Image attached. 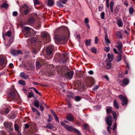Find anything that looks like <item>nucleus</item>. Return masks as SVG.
<instances>
[{
  "label": "nucleus",
  "mask_w": 135,
  "mask_h": 135,
  "mask_svg": "<svg viewBox=\"0 0 135 135\" xmlns=\"http://www.w3.org/2000/svg\"><path fill=\"white\" fill-rule=\"evenodd\" d=\"M119 98L122 100V104L124 105L127 104V99L126 96H124L122 94H120L118 96Z\"/></svg>",
  "instance_id": "3"
},
{
  "label": "nucleus",
  "mask_w": 135,
  "mask_h": 135,
  "mask_svg": "<svg viewBox=\"0 0 135 135\" xmlns=\"http://www.w3.org/2000/svg\"><path fill=\"white\" fill-rule=\"evenodd\" d=\"M89 20L88 18H86L84 20L85 23L86 24H87L88 23Z\"/></svg>",
  "instance_id": "47"
},
{
  "label": "nucleus",
  "mask_w": 135,
  "mask_h": 135,
  "mask_svg": "<svg viewBox=\"0 0 135 135\" xmlns=\"http://www.w3.org/2000/svg\"><path fill=\"white\" fill-rule=\"evenodd\" d=\"M114 106L116 109H118L119 108V106L116 100H114Z\"/></svg>",
  "instance_id": "18"
},
{
  "label": "nucleus",
  "mask_w": 135,
  "mask_h": 135,
  "mask_svg": "<svg viewBox=\"0 0 135 135\" xmlns=\"http://www.w3.org/2000/svg\"><path fill=\"white\" fill-rule=\"evenodd\" d=\"M31 28L28 27H24V29L26 32H27L30 30Z\"/></svg>",
  "instance_id": "32"
},
{
  "label": "nucleus",
  "mask_w": 135,
  "mask_h": 135,
  "mask_svg": "<svg viewBox=\"0 0 135 135\" xmlns=\"http://www.w3.org/2000/svg\"><path fill=\"white\" fill-rule=\"evenodd\" d=\"M20 75L22 78L26 79H28V76L25 75V74L23 72H21L20 74Z\"/></svg>",
  "instance_id": "13"
},
{
  "label": "nucleus",
  "mask_w": 135,
  "mask_h": 135,
  "mask_svg": "<svg viewBox=\"0 0 135 135\" xmlns=\"http://www.w3.org/2000/svg\"><path fill=\"white\" fill-rule=\"evenodd\" d=\"M108 57L106 59V60L107 62H111L113 59L114 55L112 53L110 54L109 53L107 54Z\"/></svg>",
  "instance_id": "7"
},
{
  "label": "nucleus",
  "mask_w": 135,
  "mask_h": 135,
  "mask_svg": "<svg viewBox=\"0 0 135 135\" xmlns=\"http://www.w3.org/2000/svg\"><path fill=\"white\" fill-rule=\"evenodd\" d=\"M99 88V86L98 85H97L95 87H94L93 89L94 90H96Z\"/></svg>",
  "instance_id": "46"
},
{
  "label": "nucleus",
  "mask_w": 135,
  "mask_h": 135,
  "mask_svg": "<svg viewBox=\"0 0 135 135\" xmlns=\"http://www.w3.org/2000/svg\"><path fill=\"white\" fill-rule=\"evenodd\" d=\"M54 116V117L55 118V119L57 121L59 122V120L58 117H57L56 114H55L53 115Z\"/></svg>",
  "instance_id": "44"
},
{
  "label": "nucleus",
  "mask_w": 135,
  "mask_h": 135,
  "mask_svg": "<svg viewBox=\"0 0 135 135\" xmlns=\"http://www.w3.org/2000/svg\"><path fill=\"white\" fill-rule=\"evenodd\" d=\"M10 96L12 99L14 98L15 96V92H10Z\"/></svg>",
  "instance_id": "23"
},
{
  "label": "nucleus",
  "mask_w": 135,
  "mask_h": 135,
  "mask_svg": "<svg viewBox=\"0 0 135 135\" xmlns=\"http://www.w3.org/2000/svg\"><path fill=\"white\" fill-rule=\"evenodd\" d=\"M22 7L25 14H27L30 12V10L28 6L26 4L22 5Z\"/></svg>",
  "instance_id": "8"
},
{
  "label": "nucleus",
  "mask_w": 135,
  "mask_h": 135,
  "mask_svg": "<svg viewBox=\"0 0 135 135\" xmlns=\"http://www.w3.org/2000/svg\"><path fill=\"white\" fill-rule=\"evenodd\" d=\"M34 90L36 93L40 94V92L36 88L34 89Z\"/></svg>",
  "instance_id": "56"
},
{
  "label": "nucleus",
  "mask_w": 135,
  "mask_h": 135,
  "mask_svg": "<svg viewBox=\"0 0 135 135\" xmlns=\"http://www.w3.org/2000/svg\"><path fill=\"white\" fill-rule=\"evenodd\" d=\"M105 120L108 126H111L112 124V117L111 115H109L105 118Z\"/></svg>",
  "instance_id": "5"
},
{
  "label": "nucleus",
  "mask_w": 135,
  "mask_h": 135,
  "mask_svg": "<svg viewBox=\"0 0 135 135\" xmlns=\"http://www.w3.org/2000/svg\"><path fill=\"white\" fill-rule=\"evenodd\" d=\"M53 51V49L50 46H49L47 48L46 53L48 55H49L52 53Z\"/></svg>",
  "instance_id": "9"
},
{
  "label": "nucleus",
  "mask_w": 135,
  "mask_h": 135,
  "mask_svg": "<svg viewBox=\"0 0 135 135\" xmlns=\"http://www.w3.org/2000/svg\"><path fill=\"white\" fill-rule=\"evenodd\" d=\"M65 129L69 131L72 132L74 131L75 133H77L79 135H81L80 132L77 129L73 127L72 126L67 125L65 127Z\"/></svg>",
  "instance_id": "1"
},
{
  "label": "nucleus",
  "mask_w": 135,
  "mask_h": 135,
  "mask_svg": "<svg viewBox=\"0 0 135 135\" xmlns=\"http://www.w3.org/2000/svg\"><path fill=\"white\" fill-rule=\"evenodd\" d=\"M35 19L32 17H31L29 18L28 21V24H33L34 23Z\"/></svg>",
  "instance_id": "11"
},
{
  "label": "nucleus",
  "mask_w": 135,
  "mask_h": 135,
  "mask_svg": "<svg viewBox=\"0 0 135 135\" xmlns=\"http://www.w3.org/2000/svg\"><path fill=\"white\" fill-rule=\"evenodd\" d=\"M122 55L120 54H119V55L117 56L116 59L117 62H119L121 60Z\"/></svg>",
  "instance_id": "20"
},
{
  "label": "nucleus",
  "mask_w": 135,
  "mask_h": 135,
  "mask_svg": "<svg viewBox=\"0 0 135 135\" xmlns=\"http://www.w3.org/2000/svg\"><path fill=\"white\" fill-rule=\"evenodd\" d=\"M68 0H61V2L63 4H65L66 3Z\"/></svg>",
  "instance_id": "52"
},
{
  "label": "nucleus",
  "mask_w": 135,
  "mask_h": 135,
  "mask_svg": "<svg viewBox=\"0 0 135 135\" xmlns=\"http://www.w3.org/2000/svg\"><path fill=\"white\" fill-rule=\"evenodd\" d=\"M104 40L105 42H107L108 44H110V41L108 38V36L107 35L105 36Z\"/></svg>",
  "instance_id": "22"
},
{
  "label": "nucleus",
  "mask_w": 135,
  "mask_h": 135,
  "mask_svg": "<svg viewBox=\"0 0 135 135\" xmlns=\"http://www.w3.org/2000/svg\"><path fill=\"white\" fill-rule=\"evenodd\" d=\"M109 0H106V5L108 9H109V6L111 12H113V8L114 5V2L113 1H111L109 5Z\"/></svg>",
  "instance_id": "2"
},
{
  "label": "nucleus",
  "mask_w": 135,
  "mask_h": 135,
  "mask_svg": "<svg viewBox=\"0 0 135 135\" xmlns=\"http://www.w3.org/2000/svg\"><path fill=\"white\" fill-rule=\"evenodd\" d=\"M34 105L35 107L38 108L39 106V102L37 100L35 101L34 103Z\"/></svg>",
  "instance_id": "24"
},
{
  "label": "nucleus",
  "mask_w": 135,
  "mask_h": 135,
  "mask_svg": "<svg viewBox=\"0 0 135 135\" xmlns=\"http://www.w3.org/2000/svg\"><path fill=\"white\" fill-rule=\"evenodd\" d=\"M18 83L19 84L22 85H26L25 82L22 80H20L18 82Z\"/></svg>",
  "instance_id": "29"
},
{
  "label": "nucleus",
  "mask_w": 135,
  "mask_h": 135,
  "mask_svg": "<svg viewBox=\"0 0 135 135\" xmlns=\"http://www.w3.org/2000/svg\"><path fill=\"white\" fill-rule=\"evenodd\" d=\"M31 109L33 112H35L36 111H37V110L34 108H32Z\"/></svg>",
  "instance_id": "58"
},
{
  "label": "nucleus",
  "mask_w": 135,
  "mask_h": 135,
  "mask_svg": "<svg viewBox=\"0 0 135 135\" xmlns=\"http://www.w3.org/2000/svg\"><path fill=\"white\" fill-rule=\"evenodd\" d=\"M111 126H108L107 127V129L108 131L109 132V133H110V129H111Z\"/></svg>",
  "instance_id": "50"
},
{
  "label": "nucleus",
  "mask_w": 135,
  "mask_h": 135,
  "mask_svg": "<svg viewBox=\"0 0 135 135\" xmlns=\"http://www.w3.org/2000/svg\"><path fill=\"white\" fill-rule=\"evenodd\" d=\"M113 116L114 119L116 118L117 117H116V113L115 112L113 111L112 112Z\"/></svg>",
  "instance_id": "41"
},
{
  "label": "nucleus",
  "mask_w": 135,
  "mask_h": 135,
  "mask_svg": "<svg viewBox=\"0 0 135 135\" xmlns=\"http://www.w3.org/2000/svg\"><path fill=\"white\" fill-rule=\"evenodd\" d=\"M4 125L7 131L9 133L11 132L12 130V124L7 122H4Z\"/></svg>",
  "instance_id": "4"
},
{
  "label": "nucleus",
  "mask_w": 135,
  "mask_h": 135,
  "mask_svg": "<svg viewBox=\"0 0 135 135\" xmlns=\"http://www.w3.org/2000/svg\"><path fill=\"white\" fill-rule=\"evenodd\" d=\"M98 40L97 37V36L95 37V44L98 43Z\"/></svg>",
  "instance_id": "51"
},
{
  "label": "nucleus",
  "mask_w": 135,
  "mask_h": 135,
  "mask_svg": "<svg viewBox=\"0 0 135 135\" xmlns=\"http://www.w3.org/2000/svg\"><path fill=\"white\" fill-rule=\"evenodd\" d=\"M88 73L90 75H93L94 74L93 71L92 70H90L88 72Z\"/></svg>",
  "instance_id": "55"
},
{
  "label": "nucleus",
  "mask_w": 135,
  "mask_h": 135,
  "mask_svg": "<svg viewBox=\"0 0 135 135\" xmlns=\"http://www.w3.org/2000/svg\"><path fill=\"white\" fill-rule=\"evenodd\" d=\"M40 110L41 111H43L44 109V107L42 105H41L40 106Z\"/></svg>",
  "instance_id": "59"
},
{
  "label": "nucleus",
  "mask_w": 135,
  "mask_h": 135,
  "mask_svg": "<svg viewBox=\"0 0 135 135\" xmlns=\"http://www.w3.org/2000/svg\"><path fill=\"white\" fill-rule=\"evenodd\" d=\"M81 99V98L79 96H76L75 97V98L74 100L76 102H78Z\"/></svg>",
  "instance_id": "31"
},
{
  "label": "nucleus",
  "mask_w": 135,
  "mask_h": 135,
  "mask_svg": "<svg viewBox=\"0 0 135 135\" xmlns=\"http://www.w3.org/2000/svg\"><path fill=\"white\" fill-rule=\"evenodd\" d=\"M90 50L91 52L93 53H96L97 52V49L95 47H92L91 48Z\"/></svg>",
  "instance_id": "28"
},
{
  "label": "nucleus",
  "mask_w": 135,
  "mask_h": 135,
  "mask_svg": "<svg viewBox=\"0 0 135 135\" xmlns=\"http://www.w3.org/2000/svg\"><path fill=\"white\" fill-rule=\"evenodd\" d=\"M15 129L17 131H19V128L18 127V125L16 124H15Z\"/></svg>",
  "instance_id": "43"
},
{
  "label": "nucleus",
  "mask_w": 135,
  "mask_h": 135,
  "mask_svg": "<svg viewBox=\"0 0 135 135\" xmlns=\"http://www.w3.org/2000/svg\"><path fill=\"white\" fill-rule=\"evenodd\" d=\"M36 68L38 69H39L41 67V65L40 64L38 61H37L36 62Z\"/></svg>",
  "instance_id": "26"
},
{
  "label": "nucleus",
  "mask_w": 135,
  "mask_h": 135,
  "mask_svg": "<svg viewBox=\"0 0 135 135\" xmlns=\"http://www.w3.org/2000/svg\"><path fill=\"white\" fill-rule=\"evenodd\" d=\"M54 4V2L52 0H48L47 6L49 7H52Z\"/></svg>",
  "instance_id": "12"
},
{
  "label": "nucleus",
  "mask_w": 135,
  "mask_h": 135,
  "mask_svg": "<svg viewBox=\"0 0 135 135\" xmlns=\"http://www.w3.org/2000/svg\"><path fill=\"white\" fill-rule=\"evenodd\" d=\"M116 35L119 38H121L122 37L121 33L119 31H118L117 32Z\"/></svg>",
  "instance_id": "33"
},
{
  "label": "nucleus",
  "mask_w": 135,
  "mask_h": 135,
  "mask_svg": "<svg viewBox=\"0 0 135 135\" xmlns=\"http://www.w3.org/2000/svg\"><path fill=\"white\" fill-rule=\"evenodd\" d=\"M9 112V110L8 109H6V114H7Z\"/></svg>",
  "instance_id": "62"
},
{
  "label": "nucleus",
  "mask_w": 135,
  "mask_h": 135,
  "mask_svg": "<svg viewBox=\"0 0 135 135\" xmlns=\"http://www.w3.org/2000/svg\"><path fill=\"white\" fill-rule=\"evenodd\" d=\"M33 2L35 5L38 4H39V2L38 0H34Z\"/></svg>",
  "instance_id": "45"
},
{
  "label": "nucleus",
  "mask_w": 135,
  "mask_h": 135,
  "mask_svg": "<svg viewBox=\"0 0 135 135\" xmlns=\"http://www.w3.org/2000/svg\"><path fill=\"white\" fill-rule=\"evenodd\" d=\"M21 51L19 50L16 51L13 50L12 51V54L14 55H15L17 54H21Z\"/></svg>",
  "instance_id": "14"
},
{
  "label": "nucleus",
  "mask_w": 135,
  "mask_h": 135,
  "mask_svg": "<svg viewBox=\"0 0 135 135\" xmlns=\"http://www.w3.org/2000/svg\"><path fill=\"white\" fill-rule=\"evenodd\" d=\"M119 6H117L115 7L114 9V11L116 14L119 11Z\"/></svg>",
  "instance_id": "34"
},
{
  "label": "nucleus",
  "mask_w": 135,
  "mask_h": 135,
  "mask_svg": "<svg viewBox=\"0 0 135 135\" xmlns=\"http://www.w3.org/2000/svg\"><path fill=\"white\" fill-rule=\"evenodd\" d=\"M74 96L73 93L72 92H70L68 94V96L69 98L72 97Z\"/></svg>",
  "instance_id": "37"
},
{
  "label": "nucleus",
  "mask_w": 135,
  "mask_h": 135,
  "mask_svg": "<svg viewBox=\"0 0 135 135\" xmlns=\"http://www.w3.org/2000/svg\"><path fill=\"white\" fill-rule=\"evenodd\" d=\"M9 66L11 68H12L13 66V64L12 63H10L9 65Z\"/></svg>",
  "instance_id": "63"
},
{
  "label": "nucleus",
  "mask_w": 135,
  "mask_h": 135,
  "mask_svg": "<svg viewBox=\"0 0 135 135\" xmlns=\"http://www.w3.org/2000/svg\"><path fill=\"white\" fill-rule=\"evenodd\" d=\"M129 80L128 79L125 78L123 81V83L125 85L128 84L129 83Z\"/></svg>",
  "instance_id": "17"
},
{
  "label": "nucleus",
  "mask_w": 135,
  "mask_h": 135,
  "mask_svg": "<svg viewBox=\"0 0 135 135\" xmlns=\"http://www.w3.org/2000/svg\"><path fill=\"white\" fill-rule=\"evenodd\" d=\"M129 12L130 14H132L133 12V8L131 6L130 7L129 9Z\"/></svg>",
  "instance_id": "25"
},
{
  "label": "nucleus",
  "mask_w": 135,
  "mask_h": 135,
  "mask_svg": "<svg viewBox=\"0 0 135 135\" xmlns=\"http://www.w3.org/2000/svg\"><path fill=\"white\" fill-rule=\"evenodd\" d=\"M46 127L50 129H52L53 128V126L52 124L49 123L46 125Z\"/></svg>",
  "instance_id": "19"
},
{
  "label": "nucleus",
  "mask_w": 135,
  "mask_h": 135,
  "mask_svg": "<svg viewBox=\"0 0 135 135\" xmlns=\"http://www.w3.org/2000/svg\"><path fill=\"white\" fill-rule=\"evenodd\" d=\"M117 24L119 27H121L123 26V22L121 19H119L118 21Z\"/></svg>",
  "instance_id": "16"
},
{
  "label": "nucleus",
  "mask_w": 135,
  "mask_h": 135,
  "mask_svg": "<svg viewBox=\"0 0 135 135\" xmlns=\"http://www.w3.org/2000/svg\"><path fill=\"white\" fill-rule=\"evenodd\" d=\"M60 123H61V124L65 128V127L67 125H66L65 123H64V122H62V121L60 122Z\"/></svg>",
  "instance_id": "49"
},
{
  "label": "nucleus",
  "mask_w": 135,
  "mask_h": 135,
  "mask_svg": "<svg viewBox=\"0 0 135 135\" xmlns=\"http://www.w3.org/2000/svg\"><path fill=\"white\" fill-rule=\"evenodd\" d=\"M105 13L104 12H102L100 14L101 18L102 19H103L104 18Z\"/></svg>",
  "instance_id": "39"
},
{
  "label": "nucleus",
  "mask_w": 135,
  "mask_h": 135,
  "mask_svg": "<svg viewBox=\"0 0 135 135\" xmlns=\"http://www.w3.org/2000/svg\"><path fill=\"white\" fill-rule=\"evenodd\" d=\"M91 40H86L85 43L86 46H90L91 44Z\"/></svg>",
  "instance_id": "21"
},
{
  "label": "nucleus",
  "mask_w": 135,
  "mask_h": 135,
  "mask_svg": "<svg viewBox=\"0 0 135 135\" xmlns=\"http://www.w3.org/2000/svg\"><path fill=\"white\" fill-rule=\"evenodd\" d=\"M103 8V7L101 6H100L99 8V11H102Z\"/></svg>",
  "instance_id": "61"
},
{
  "label": "nucleus",
  "mask_w": 135,
  "mask_h": 135,
  "mask_svg": "<svg viewBox=\"0 0 135 135\" xmlns=\"http://www.w3.org/2000/svg\"><path fill=\"white\" fill-rule=\"evenodd\" d=\"M73 74L74 72L73 71H70L67 73L66 74V76L68 77L70 79H71L72 78Z\"/></svg>",
  "instance_id": "10"
},
{
  "label": "nucleus",
  "mask_w": 135,
  "mask_h": 135,
  "mask_svg": "<svg viewBox=\"0 0 135 135\" xmlns=\"http://www.w3.org/2000/svg\"><path fill=\"white\" fill-rule=\"evenodd\" d=\"M83 128L85 130L87 129V124H84L83 125Z\"/></svg>",
  "instance_id": "57"
},
{
  "label": "nucleus",
  "mask_w": 135,
  "mask_h": 135,
  "mask_svg": "<svg viewBox=\"0 0 135 135\" xmlns=\"http://www.w3.org/2000/svg\"><path fill=\"white\" fill-rule=\"evenodd\" d=\"M25 128H28L29 127V125L27 124H26L25 125Z\"/></svg>",
  "instance_id": "64"
},
{
  "label": "nucleus",
  "mask_w": 135,
  "mask_h": 135,
  "mask_svg": "<svg viewBox=\"0 0 135 135\" xmlns=\"http://www.w3.org/2000/svg\"><path fill=\"white\" fill-rule=\"evenodd\" d=\"M6 35L8 37H10L11 35V33L10 31H8L6 33Z\"/></svg>",
  "instance_id": "42"
},
{
  "label": "nucleus",
  "mask_w": 135,
  "mask_h": 135,
  "mask_svg": "<svg viewBox=\"0 0 135 135\" xmlns=\"http://www.w3.org/2000/svg\"><path fill=\"white\" fill-rule=\"evenodd\" d=\"M4 62V60L3 58H0V65H3Z\"/></svg>",
  "instance_id": "36"
},
{
  "label": "nucleus",
  "mask_w": 135,
  "mask_h": 135,
  "mask_svg": "<svg viewBox=\"0 0 135 135\" xmlns=\"http://www.w3.org/2000/svg\"><path fill=\"white\" fill-rule=\"evenodd\" d=\"M61 2V1L59 0V1L57 2V5L60 7H62L63 6Z\"/></svg>",
  "instance_id": "27"
},
{
  "label": "nucleus",
  "mask_w": 135,
  "mask_h": 135,
  "mask_svg": "<svg viewBox=\"0 0 135 135\" xmlns=\"http://www.w3.org/2000/svg\"><path fill=\"white\" fill-rule=\"evenodd\" d=\"M66 118L69 121H72L73 120V117L71 116L67 117H66Z\"/></svg>",
  "instance_id": "30"
},
{
  "label": "nucleus",
  "mask_w": 135,
  "mask_h": 135,
  "mask_svg": "<svg viewBox=\"0 0 135 135\" xmlns=\"http://www.w3.org/2000/svg\"><path fill=\"white\" fill-rule=\"evenodd\" d=\"M110 49V48L109 47H105V49H104V50L105 51L107 52H108L109 51Z\"/></svg>",
  "instance_id": "40"
},
{
  "label": "nucleus",
  "mask_w": 135,
  "mask_h": 135,
  "mask_svg": "<svg viewBox=\"0 0 135 135\" xmlns=\"http://www.w3.org/2000/svg\"><path fill=\"white\" fill-rule=\"evenodd\" d=\"M117 43L118 45H116V47L118 49L120 52L121 53L122 52V43L119 41H117Z\"/></svg>",
  "instance_id": "6"
},
{
  "label": "nucleus",
  "mask_w": 135,
  "mask_h": 135,
  "mask_svg": "<svg viewBox=\"0 0 135 135\" xmlns=\"http://www.w3.org/2000/svg\"><path fill=\"white\" fill-rule=\"evenodd\" d=\"M50 110L51 112L53 114V115H54V114H55V112L54 111V110L52 109H51Z\"/></svg>",
  "instance_id": "60"
},
{
  "label": "nucleus",
  "mask_w": 135,
  "mask_h": 135,
  "mask_svg": "<svg viewBox=\"0 0 135 135\" xmlns=\"http://www.w3.org/2000/svg\"><path fill=\"white\" fill-rule=\"evenodd\" d=\"M117 125L115 123L113 125V131H115V129L116 128Z\"/></svg>",
  "instance_id": "53"
},
{
  "label": "nucleus",
  "mask_w": 135,
  "mask_h": 135,
  "mask_svg": "<svg viewBox=\"0 0 135 135\" xmlns=\"http://www.w3.org/2000/svg\"><path fill=\"white\" fill-rule=\"evenodd\" d=\"M106 110L107 113H110L112 112V107H106Z\"/></svg>",
  "instance_id": "15"
},
{
  "label": "nucleus",
  "mask_w": 135,
  "mask_h": 135,
  "mask_svg": "<svg viewBox=\"0 0 135 135\" xmlns=\"http://www.w3.org/2000/svg\"><path fill=\"white\" fill-rule=\"evenodd\" d=\"M33 94L32 92H31L28 93V97H33Z\"/></svg>",
  "instance_id": "38"
},
{
  "label": "nucleus",
  "mask_w": 135,
  "mask_h": 135,
  "mask_svg": "<svg viewBox=\"0 0 135 135\" xmlns=\"http://www.w3.org/2000/svg\"><path fill=\"white\" fill-rule=\"evenodd\" d=\"M18 14L17 12L16 11L13 12V15L14 16H16Z\"/></svg>",
  "instance_id": "48"
},
{
  "label": "nucleus",
  "mask_w": 135,
  "mask_h": 135,
  "mask_svg": "<svg viewBox=\"0 0 135 135\" xmlns=\"http://www.w3.org/2000/svg\"><path fill=\"white\" fill-rule=\"evenodd\" d=\"M1 6L2 7H4L5 8H6L8 6V5L7 4H6L5 3H3L2 5H1Z\"/></svg>",
  "instance_id": "35"
},
{
  "label": "nucleus",
  "mask_w": 135,
  "mask_h": 135,
  "mask_svg": "<svg viewBox=\"0 0 135 135\" xmlns=\"http://www.w3.org/2000/svg\"><path fill=\"white\" fill-rule=\"evenodd\" d=\"M113 50L115 53L119 54L118 53V52L115 48H114Z\"/></svg>",
  "instance_id": "54"
}]
</instances>
